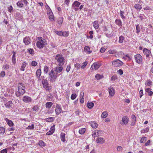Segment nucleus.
Returning <instances> with one entry per match:
<instances>
[{
    "instance_id": "nucleus-1",
    "label": "nucleus",
    "mask_w": 153,
    "mask_h": 153,
    "mask_svg": "<svg viewBox=\"0 0 153 153\" xmlns=\"http://www.w3.org/2000/svg\"><path fill=\"white\" fill-rule=\"evenodd\" d=\"M18 91L15 92V94L17 97H20L23 95L25 93V87L22 83H19L18 85Z\"/></svg>"
},
{
    "instance_id": "nucleus-2",
    "label": "nucleus",
    "mask_w": 153,
    "mask_h": 153,
    "mask_svg": "<svg viewBox=\"0 0 153 153\" xmlns=\"http://www.w3.org/2000/svg\"><path fill=\"white\" fill-rule=\"evenodd\" d=\"M49 79L51 82H54L56 80L57 77L60 74H58L52 69L49 73Z\"/></svg>"
},
{
    "instance_id": "nucleus-3",
    "label": "nucleus",
    "mask_w": 153,
    "mask_h": 153,
    "mask_svg": "<svg viewBox=\"0 0 153 153\" xmlns=\"http://www.w3.org/2000/svg\"><path fill=\"white\" fill-rule=\"evenodd\" d=\"M55 59L57 60L59 63L58 65H62L65 62V59L62 57V55L59 54L57 55L55 57Z\"/></svg>"
},
{
    "instance_id": "nucleus-4",
    "label": "nucleus",
    "mask_w": 153,
    "mask_h": 153,
    "mask_svg": "<svg viewBox=\"0 0 153 153\" xmlns=\"http://www.w3.org/2000/svg\"><path fill=\"white\" fill-rule=\"evenodd\" d=\"M42 83L43 85V87L46 89V91L49 92L51 90V86H49L48 80L47 79H43L42 81Z\"/></svg>"
},
{
    "instance_id": "nucleus-5",
    "label": "nucleus",
    "mask_w": 153,
    "mask_h": 153,
    "mask_svg": "<svg viewBox=\"0 0 153 153\" xmlns=\"http://www.w3.org/2000/svg\"><path fill=\"white\" fill-rule=\"evenodd\" d=\"M123 62L117 59L113 61L112 63V65L114 67H118L121 66L123 65Z\"/></svg>"
},
{
    "instance_id": "nucleus-6",
    "label": "nucleus",
    "mask_w": 153,
    "mask_h": 153,
    "mask_svg": "<svg viewBox=\"0 0 153 153\" xmlns=\"http://www.w3.org/2000/svg\"><path fill=\"white\" fill-rule=\"evenodd\" d=\"M134 59L135 61L138 64H141L142 62L143 59L142 56L139 54H137L134 55Z\"/></svg>"
},
{
    "instance_id": "nucleus-7",
    "label": "nucleus",
    "mask_w": 153,
    "mask_h": 153,
    "mask_svg": "<svg viewBox=\"0 0 153 153\" xmlns=\"http://www.w3.org/2000/svg\"><path fill=\"white\" fill-rule=\"evenodd\" d=\"M129 119L127 116H123L122 119V120L120 121V123L122 126L127 125L129 121Z\"/></svg>"
},
{
    "instance_id": "nucleus-8",
    "label": "nucleus",
    "mask_w": 153,
    "mask_h": 153,
    "mask_svg": "<svg viewBox=\"0 0 153 153\" xmlns=\"http://www.w3.org/2000/svg\"><path fill=\"white\" fill-rule=\"evenodd\" d=\"M101 65L100 62H95L91 65V69L93 70L94 69L95 70L98 69Z\"/></svg>"
},
{
    "instance_id": "nucleus-9",
    "label": "nucleus",
    "mask_w": 153,
    "mask_h": 153,
    "mask_svg": "<svg viewBox=\"0 0 153 153\" xmlns=\"http://www.w3.org/2000/svg\"><path fill=\"white\" fill-rule=\"evenodd\" d=\"M37 47L39 48H42L45 45V42L43 39H41L37 41L36 43Z\"/></svg>"
},
{
    "instance_id": "nucleus-10",
    "label": "nucleus",
    "mask_w": 153,
    "mask_h": 153,
    "mask_svg": "<svg viewBox=\"0 0 153 153\" xmlns=\"http://www.w3.org/2000/svg\"><path fill=\"white\" fill-rule=\"evenodd\" d=\"M81 3L77 1H75L72 4V7L74 9L75 11H77L79 10L78 7L80 4Z\"/></svg>"
},
{
    "instance_id": "nucleus-11",
    "label": "nucleus",
    "mask_w": 153,
    "mask_h": 153,
    "mask_svg": "<svg viewBox=\"0 0 153 153\" xmlns=\"http://www.w3.org/2000/svg\"><path fill=\"white\" fill-rule=\"evenodd\" d=\"M63 69L62 65H58L54 69L55 72L58 74L62 72Z\"/></svg>"
},
{
    "instance_id": "nucleus-12",
    "label": "nucleus",
    "mask_w": 153,
    "mask_h": 153,
    "mask_svg": "<svg viewBox=\"0 0 153 153\" xmlns=\"http://www.w3.org/2000/svg\"><path fill=\"white\" fill-rule=\"evenodd\" d=\"M23 42L26 45H28L31 43V39L29 36H26L23 39Z\"/></svg>"
},
{
    "instance_id": "nucleus-13",
    "label": "nucleus",
    "mask_w": 153,
    "mask_h": 153,
    "mask_svg": "<svg viewBox=\"0 0 153 153\" xmlns=\"http://www.w3.org/2000/svg\"><path fill=\"white\" fill-rule=\"evenodd\" d=\"M23 101L26 103L30 102L32 101L31 98L28 96H24L22 99Z\"/></svg>"
},
{
    "instance_id": "nucleus-14",
    "label": "nucleus",
    "mask_w": 153,
    "mask_h": 153,
    "mask_svg": "<svg viewBox=\"0 0 153 153\" xmlns=\"http://www.w3.org/2000/svg\"><path fill=\"white\" fill-rule=\"evenodd\" d=\"M62 108L60 105L58 104H56L55 112L56 114L58 115L61 112Z\"/></svg>"
},
{
    "instance_id": "nucleus-15",
    "label": "nucleus",
    "mask_w": 153,
    "mask_h": 153,
    "mask_svg": "<svg viewBox=\"0 0 153 153\" xmlns=\"http://www.w3.org/2000/svg\"><path fill=\"white\" fill-rule=\"evenodd\" d=\"M102 131L101 130H96L93 134H92V136L94 138L96 137H97L99 136L101 134Z\"/></svg>"
},
{
    "instance_id": "nucleus-16",
    "label": "nucleus",
    "mask_w": 153,
    "mask_h": 153,
    "mask_svg": "<svg viewBox=\"0 0 153 153\" xmlns=\"http://www.w3.org/2000/svg\"><path fill=\"white\" fill-rule=\"evenodd\" d=\"M108 90L109 95L111 96H113L115 94L114 90L113 88L110 87L108 88Z\"/></svg>"
},
{
    "instance_id": "nucleus-17",
    "label": "nucleus",
    "mask_w": 153,
    "mask_h": 153,
    "mask_svg": "<svg viewBox=\"0 0 153 153\" xmlns=\"http://www.w3.org/2000/svg\"><path fill=\"white\" fill-rule=\"evenodd\" d=\"M143 51L144 53L146 55L147 57L149 56L151 52L149 50L146 48H144L143 50Z\"/></svg>"
},
{
    "instance_id": "nucleus-18",
    "label": "nucleus",
    "mask_w": 153,
    "mask_h": 153,
    "mask_svg": "<svg viewBox=\"0 0 153 153\" xmlns=\"http://www.w3.org/2000/svg\"><path fill=\"white\" fill-rule=\"evenodd\" d=\"M96 141L98 143L102 144L104 143L105 140L102 137H99L96 140Z\"/></svg>"
},
{
    "instance_id": "nucleus-19",
    "label": "nucleus",
    "mask_w": 153,
    "mask_h": 153,
    "mask_svg": "<svg viewBox=\"0 0 153 153\" xmlns=\"http://www.w3.org/2000/svg\"><path fill=\"white\" fill-rule=\"evenodd\" d=\"M5 120L7 124L10 126H12L13 125V123L12 121L9 120L8 118H5Z\"/></svg>"
},
{
    "instance_id": "nucleus-20",
    "label": "nucleus",
    "mask_w": 153,
    "mask_h": 153,
    "mask_svg": "<svg viewBox=\"0 0 153 153\" xmlns=\"http://www.w3.org/2000/svg\"><path fill=\"white\" fill-rule=\"evenodd\" d=\"M13 102L12 101L10 100L8 101L4 105L5 106L8 108H9L12 107L13 105Z\"/></svg>"
},
{
    "instance_id": "nucleus-21",
    "label": "nucleus",
    "mask_w": 153,
    "mask_h": 153,
    "mask_svg": "<svg viewBox=\"0 0 153 153\" xmlns=\"http://www.w3.org/2000/svg\"><path fill=\"white\" fill-rule=\"evenodd\" d=\"M115 22L118 26L121 27L122 26V22L120 19H117L115 20Z\"/></svg>"
},
{
    "instance_id": "nucleus-22",
    "label": "nucleus",
    "mask_w": 153,
    "mask_h": 153,
    "mask_svg": "<svg viewBox=\"0 0 153 153\" xmlns=\"http://www.w3.org/2000/svg\"><path fill=\"white\" fill-rule=\"evenodd\" d=\"M84 50L85 52L88 53H90L92 52L91 51H90V48L88 46L85 47L84 48Z\"/></svg>"
},
{
    "instance_id": "nucleus-23",
    "label": "nucleus",
    "mask_w": 153,
    "mask_h": 153,
    "mask_svg": "<svg viewBox=\"0 0 153 153\" xmlns=\"http://www.w3.org/2000/svg\"><path fill=\"white\" fill-rule=\"evenodd\" d=\"M16 53L14 51H13V55L12 57V62L13 64H15L16 63Z\"/></svg>"
},
{
    "instance_id": "nucleus-24",
    "label": "nucleus",
    "mask_w": 153,
    "mask_h": 153,
    "mask_svg": "<svg viewBox=\"0 0 153 153\" xmlns=\"http://www.w3.org/2000/svg\"><path fill=\"white\" fill-rule=\"evenodd\" d=\"M41 70L40 69H37L36 71V76L37 77L39 78L41 74Z\"/></svg>"
},
{
    "instance_id": "nucleus-25",
    "label": "nucleus",
    "mask_w": 153,
    "mask_h": 153,
    "mask_svg": "<svg viewBox=\"0 0 153 153\" xmlns=\"http://www.w3.org/2000/svg\"><path fill=\"white\" fill-rule=\"evenodd\" d=\"M125 12L123 11L120 10V15L121 18L123 19H126V16H124Z\"/></svg>"
},
{
    "instance_id": "nucleus-26",
    "label": "nucleus",
    "mask_w": 153,
    "mask_h": 153,
    "mask_svg": "<svg viewBox=\"0 0 153 153\" xmlns=\"http://www.w3.org/2000/svg\"><path fill=\"white\" fill-rule=\"evenodd\" d=\"M53 31L57 35L62 36V31H57L55 29H54Z\"/></svg>"
},
{
    "instance_id": "nucleus-27",
    "label": "nucleus",
    "mask_w": 153,
    "mask_h": 153,
    "mask_svg": "<svg viewBox=\"0 0 153 153\" xmlns=\"http://www.w3.org/2000/svg\"><path fill=\"white\" fill-rule=\"evenodd\" d=\"M91 125L94 128H96L97 126V124L94 121H91Z\"/></svg>"
},
{
    "instance_id": "nucleus-28",
    "label": "nucleus",
    "mask_w": 153,
    "mask_h": 153,
    "mask_svg": "<svg viewBox=\"0 0 153 153\" xmlns=\"http://www.w3.org/2000/svg\"><path fill=\"white\" fill-rule=\"evenodd\" d=\"M53 103L51 102H48L46 103L45 105L46 108H50L53 105Z\"/></svg>"
},
{
    "instance_id": "nucleus-29",
    "label": "nucleus",
    "mask_w": 153,
    "mask_h": 153,
    "mask_svg": "<svg viewBox=\"0 0 153 153\" xmlns=\"http://www.w3.org/2000/svg\"><path fill=\"white\" fill-rule=\"evenodd\" d=\"M145 91L149 93L148 94L149 96H152L153 94L152 91H151V89L149 88L146 89Z\"/></svg>"
},
{
    "instance_id": "nucleus-30",
    "label": "nucleus",
    "mask_w": 153,
    "mask_h": 153,
    "mask_svg": "<svg viewBox=\"0 0 153 153\" xmlns=\"http://www.w3.org/2000/svg\"><path fill=\"white\" fill-rule=\"evenodd\" d=\"M65 134L64 133L62 132L61 134L60 138L62 141L64 142L65 141Z\"/></svg>"
},
{
    "instance_id": "nucleus-31",
    "label": "nucleus",
    "mask_w": 153,
    "mask_h": 153,
    "mask_svg": "<svg viewBox=\"0 0 153 153\" xmlns=\"http://www.w3.org/2000/svg\"><path fill=\"white\" fill-rule=\"evenodd\" d=\"M69 35V31H62V36L65 37H67Z\"/></svg>"
},
{
    "instance_id": "nucleus-32",
    "label": "nucleus",
    "mask_w": 153,
    "mask_h": 153,
    "mask_svg": "<svg viewBox=\"0 0 153 153\" xmlns=\"http://www.w3.org/2000/svg\"><path fill=\"white\" fill-rule=\"evenodd\" d=\"M108 114L106 111L103 112L101 115V117L102 118H105L108 116Z\"/></svg>"
},
{
    "instance_id": "nucleus-33",
    "label": "nucleus",
    "mask_w": 153,
    "mask_h": 153,
    "mask_svg": "<svg viewBox=\"0 0 153 153\" xmlns=\"http://www.w3.org/2000/svg\"><path fill=\"white\" fill-rule=\"evenodd\" d=\"M63 18L62 17H59L58 19V22L59 24L61 25L63 22Z\"/></svg>"
},
{
    "instance_id": "nucleus-34",
    "label": "nucleus",
    "mask_w": 153,
    "mask_h": 153,
    "mask_svg": "<svg viewBox=\"0 0 153 153\" xmlns=\"http://www.w3.org/2000/svg\"><path fill=\"white\" fill-rule=\"evenodd\" d=\"M32 109L34 111H38L39 109V106L38 105H36L32 108Z\"/></svg>"
},
{
    "instance_id": "nucleus-35",
    "label": "nucleus",
    "mask_w": 153,
    "mask_h": 153,
    "mask_svg": "<svg viewBox=\"0 0 153 153\" xmlns=\"http://www.w3.org/2000/svg\"><path fill=\"white\" fill-rule=\"evenodd\" d=\"M94 27L95 29H97L99 27V24L97 22L94 21Z\"/></svg>"
},
{
    "instance_id": "nucleus-36",
    "label": "nucleus",
    "mask_w": 153,
    "mask_h": 153,
    "mask_svg": "<svg viewBox=\"0 0 153 153\" xmlns=\"http://www.w3.org/2000/svg\"><path fill=\"white\" fill-rule=\"evenodd\" d=\"M86 131L85 128H82L79 131V133L81 134H83Z\"/></svg>"
},
{
    "instance_id": "nucleus-37",
    "label": "nucleus",
    "mask_w": 153,
    "mask_h": 153,
    "mask_svg": "<svg viewBox=\"0 0 153 153\" xmlns=\"http://www.w3.org/2000/svg\"><path fill=\"white\" fill-rule=\"evenodd\" d=\"M135 8L138 10H140L142 8L141 5L138 4H136L134 6Z\"/></svg>"
},
{
    "instance_id": "nucleus-38",
    "label": "nucleus",
    "mask_w": 153,
    "mask_h": 153,
    "mask_svg": "<svg viewBox=\"0 0 153 153\" xmlns=\"http://www.w3.org/2000/svg\"><path fill=\"white\" fill-rule=\"evenodd\" d=\"M136 33L137 34H138L140 31V27L138 25H137L136 26Z\"/></svg>"
},
{
    "instance_id": "nucleus-39",
    "label": "nucleus",
    "mask_w": 153,
    "mask_h": 153,
    "mask_svg": "<svg viewBox=\"0 0 153 153\" xmlns=\"http://www.w3.org/2000/svg\"><path fill=\"white\" fill-rule=\"evenodd\" d=\"M152 81L150 79H149L147 81L146 83H145V85L147 86H150L152 85Z\"/></svg>"
},
{
    "instance_id": "nucleus-40",
    "label": "nucleus",
    "mask_w": 153,
    "mask_h": 153,
    "mask_svg": "<svg viewBox=\"0 0 153 153\" xmlns=\"http://www.w3.org/2000/svg\"><path fill=\"white\" fill-rule=\"evenodd\" d=\"M87 105L88 108H91L93 107L94 105V103L92 102L88 103L87 104Z\"/></svg>"
},
{
    "instance_id": "nucleus-41",
    "label": "nucleus",
    "mask_w": 153,
    "mask_h": 153,
    "mask_svg": "<svg viewBox=\"0 0 153 153\" xmlns=\"http://www.w3.org/2000/svg\"><path fill=\"white\" fill-rule=\"evenodd\" d=\"M124 39V37L123 36H120L119 38V42L120 43H122L123 42Z\"/></svg>"
},
{
    "instance_id": "nucleus-42",
    "label": "nucleus",
    "mask_w": 153,
    "mask_h": 153,
    "mask_svg": "<svg viewBox=\"0 0 153 153\" xmlns=\"http://www.w3.org/2000/svg\"><path fill=\"white\" fill-rule=\"evenodd\" d=\"M39 144L40 146H45V143L42 140H40L39 142Z\"/></svg>"
},
{
    "instance_id": "nucleus-43",
    "label": "nucleus",
    "mask_w": 153,
    "mask_h": 153,
    "mask_svg": "<svg viewBox=\"0 0 153 153\" xmlns=\"http://www.w3.org/2000/svg\"><path fill=\"white\" fill-rule=\"evenodd\" d=\"M27 52L30 54L33 55L34 53V51L33 49L30 48L28 49Z\"/></svg>"
},
{
    "instance_id": "nucleus-44",
    "label": "nucleus",
    "mask_w": 153,
    "mask_h": 153,
    "mask_svg": "<svg viewBox=\"0 0 153 153\" xmlns=\"http://www.w3.org/2000/svg\"><path fill=\"white\" fill-rule=\"evenodd\" d=\"M149 128H146L143 129L141 130V133H144L146 132H147L149 131Z\"/></svg>"
},
{
    "instance_id": "nucleus-45",
    "label": "nucleus",
    "mask_w": 153,
    "mask_h": 153,
    "mask_svg": "<svg viewBox=\"0 0 153 153\" xmlns=\"http://www.w3.org/2000/svg\"><path fill=\"white\" fill-rule=\"evenodd\" d=\"M105 36L108 38L112 37L113 36V35L110 33V32L107 33H105Z\"/></svg>"
},
{
    "instance_id": "nucleus-46",
    "label": "nucleus",
    "mask_w": 153,
    "mask_h": 153,
    "mask_svg": "<svg viewBox=\"0 0 153 153\" xmlns=\"http://www.w3.org/2000/svg\"><path fill=\"white\" fill-rule=\"evenodd\" d=\"M34 128V125L33 124H32L31 125H29L27 128L29 129H33Z\"/></svg>"
},
{
    "instance_id": "nucleus-47",
    "label": "nucleus",
    "mask_w": 153,
    "mask_h": 153,
    "mask_svg": "<svg viewBox=\"0 0 153 153\" xmlns=\"http://www.w3.org/2000/svg\"><path fill=\"white\" fill-rule=\"evenodd\" d=\"M26 66V64L25 62H24L23 64L21 66V67L20 68V70L22 71H24L25 70V68Z\"/></svg>"
},
{
    "instance_id": "nucleus-48",
    "label": "nucleus",
    "mask_w": 153,
    "mask_h": 153,
    "mask_svg": "<svg viewBox=\"0 0 153 153\" xmlns=\"http://www.w3.org/2000/svg\"><path fill=\"white\" fill-rule=\"evenodd\" d=\"M110 54H115L117 53V51L115 50H110L108 51Z\"/></svg>"
},
{
    "instance_id": "nucleus-49",
    "label": "nucleus",
    "mask_w": 153,
    "mask_h": 153,
    "mask_svg": "<svg viewBox=\"0 0 153 153\" xmlns=\"http://www.w3.org/2000/svg\"><path fill=\"white\" fill-rule=\"evenodd\" d=\"M95 77L97 79H101L102 76V75L97 74L95 75Z\"/></svg>"
},
{
    "instance_id": "nucleus-50",
    "label": "nucleus",
    "mask_w": 153,
    "mask_h": 153,
    "mask_svg": "<svg viewBox=\"0 0 153 153\" xmlns=\"http://www.w3.org/2000/svg\"><path fill=\"white\" fill-rule=\"evenodd\" d=\"M17 4L18 6L20 7H23L24 6L23 4H22V3L21 1H19L17 2Z\"/></svg>"
},
{
    "instance_id": "nucleus-51",
    "label": "nucleus",
    "mask_w": 153,
    "mask_h": 153,
    "mask_svg": "<svg viewBox=\"0 0 153 153\" xmlns=\"http://www.w3.org/2000/svg\"><path fill=\"white\" fill-rule=\"evenodd\" d=\"M54 118L51 117L46 119V121L48 122H51L53 121Z\"/></svg>"
},
{
    "instance_id": "nucleus-52",
    "label": "nucleus",
    "mask_w": 153,
    "mask_h": 153,
    "mask_svg": "<svg viewBox=\"0 0 153 153\" xmlns=\"http://www.w3.org/2000/svg\"><path fill=\"white\" fill-rule=\"evenodd\" d=\"M48 67H47V66L45 65L44 66V72L45 73H47L48 71Z\"/></svg>"
},
{
    "instance_id": "nucleus-53",
    "label": "nucleus",
    "mask_w": 153,
    "mask_h": 153,
    "mask_svg": "<svg viewBox=\"0 0 153 153\" xmlns=\"http://www.w3.org/2000/svg\"><path fill=\"white\" fill-rule=\"evenodd\" d=\"M5 129L3 127L0 128V134H4L5 132Z\"/></svg>"
},
{
    "instance_id": "nucleus-54",
    "label": "nucleus",
    "mask_w": 153,
    "mask_h": 153,
    "mask_svg": "<svg viewBox=\"0 0 153 153\" xmlns=\"http://www.w3.org/2000/svg\"><path fill=\"white\" fill-rule=\"evenodd\" d=\"M76 97V94H74L71 95V99L72 100L75 99Z\"/></svg>"
},
{
    "instance_id": "nucleus-55",
    "label": "nucleus",
    "mask_w": 153,
    "mask_h": 153,
    "mask_svg": "<svg viewBox=\"0 0 153 153\" xmlns=\"http://www.w3.org/2000/svg\"><path fill=\"white\" fill-rule=\"evenodd\" d=\"M117 79V76L116 75H114L111 77V81H114Z\"/></svg>"
},
{
    "instance_id": "nucleus-56",
    "label": "nucleus",
    "mask_w": 153,
    "mask_h": 153,
    "mask_svg": "<svg viewBox=\"0 0 153 153\" xmlns=\"http://www.w3.org/2000/svg\"><path fill=\"white\" fill-rule=\"evenodd\" d=\"M87 62H86L83 63L81 67V68H84L87 65Z\"/></svg>"
},
{
    "instance_id": "nucleus-57",
    "label": "nucleus",
    "mask_w": 153,
    "mask_h": 153,
    "mask_svg": "<svg viewBox=\"0 0 153 153\" xmlns=\"http://www.w3.org/2000/svg\"><path fill=\"white\" fill-rule=\"evenodd\" d=\"M8 11L10 13H11L13 11V8L11 6H10L8 7Z\"/></svg>"
},
{
    "instance_id": "nucleus-58",
    "label": "nucleus",
    "mask_w": 153,
    "mask_h": 153,
    "mask_svg": "<svg viewBox=\"0 0 153 153\" xmlns=\"http://www.w3.org/2000/svg\"><path fill=\"white\" fill-rule=\"evenodd\" d=\"M126 57H127L128 58V60H130L131 59V58L130 56H129L128 54H126L125 56L123 57V58L126 60Z\"/></svg>"
},
{
    "instance_id": "nucleus-59",
    "label": "nucleus",
    "mask_w": 153,
    "mask_h": 153,
    "mask_svg": "<svg viewBox=\"0 0 153 153\" xmlns=\"http://www.w3.org/2000/svg\"><path fill=\"white\" fill-rule=\"evenodd\" d=\"M5 75V73L4 71H1V73H0V76L1 77H3Z\"/></svg>"
},
{
    "instance_id": "nucleus-60",
    "label": "nucleus",
    "mask_w": 153,
    "mask_h": 153,
    "mask_svg": "<svg viewBox=\"0 0 153 153\" xmlns=\"http://www.w3.org/2000/svg\"><path fill=\"white\" fill-rule=\"evenodd\" d=\"M31 65L33 66H36L37 65V62H36L33 61L32 62Z\"/></svg>"
},
{
    "instance_id": "nucleus-61",
    "label": "nucleus",
    "mask_w": 153,
    "mask_h": 153,
    "mask_svg": "<svg viewBox=\"0 0 153 153\" xmlns=\"http://www.w3.org/2000/svg\"><path fill=\"white\" fill-rule=\"evenodd\" d=\"M75 68H76L77 69H80V64H79V63H76L75 65Z\"/></svg>"
},
{
    "instance_id": "nucleus-62",
    "label": "nucleus",
    "mask_w": 153,
    "mask_h": 153,
    "mask_svg": "<svg viewBox=\"0 0 153 153\" xmlns=\"http://www.w3.org/2000/svg\"><path fill=\"white\" fill-rule=\"evenodd\" d=\"M49 19L51 21H53L54 19V16H53L51 15L49 16Z\"/></svg>"
},
{
    "instance_id": "nucleus-63",
    "label": "nucleus",
    "mask_w": 153,
    "mask_h": 153,
    "mask_svg": "<svg viewBox=\"0 0 153 153\" xmlns=\"http://www.w3.org/2000/svg\"><path fill=\"white\" fill-rule=\"evenodd\" d=\"M117 72H118V73L120 74V75H122L123 73V71L122 69H119L117 71Z\"/></svg>"
},
{
    "instance_id": "nucleus-64",
    "label": "nucleus",
    "mask_w": 153,
    "mask_h": 153,
    "mask_svg": "<svg viewBox=\"0 0 153 153\" xmlns=\"http://www.w3.org/2000/svg\"><path fill=\"white\" fill-rule=\"evenodd\" d=\"M0 153H7V150L6 149L2 150L0 152Z\"/></svg>"
}]
</instances>
